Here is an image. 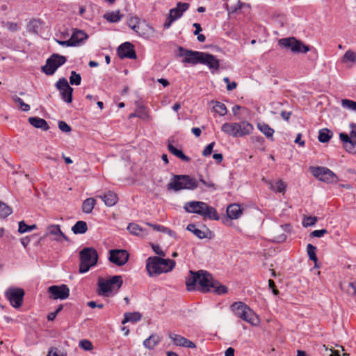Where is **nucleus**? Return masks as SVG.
Listing matches in <instances>:
<instances>
[{
  "instance_id": "nucleus-5",
  "label": "nucleus",
  "mask_w": 356,
  "mask_h": 356,
  "mask_svg": "<svg viewBox=\"0 0 356 356\" xmlns=\"http://www.w3.org/2000/svg\"><path fill=\"white\" fill-rule=\"evenodd\" d=\"M232 312L238 318L248 322L252 326H258L260 321L255 312L245 303L238 301L230 306Z\"/></svg>"
},
{
  "instance_id": "nucleus-42",
  "label": "nucleus",
  "mask_w": 356,
  "mask_h": 356,
  "mask_svg": "<svg viewBox=\"0 0 356 356\" xmlns=\"http://www.w3.org/2000/svg\"><path fill=\"white\" fill-rule=\"evenodd\" d=\"M12 209L0 201V218H5L12 213Z\"/></svg>"
},
{
  "instance_id": "nucleus-47",
  "label": "nucleus",
  "mask_w": 356,
  "mask_h": 356,
  "mask_svg": "<svg viewBox=\"0 0 356 356\" xmlns=\"http://www.w3.org/2000/svg\"><path fill=\"white\" fill-rule=\"evenodd\" d=\"M13 100L15 103L18 104L20 109L23 111H29L30 110V106L28 104L24 102V101L17 96L13 97Z\"/></svg>"
},
{
  "instance_id": "nucleus-15",
  "label": "nucleus",
  "mask_w": 356,
  "mask_h": 356,
  "mask_svg": "<svg viewBox=\"0 0 356 356\" xmlns=\"http://www.w3.org/2000/svg\"><path fill=\"white\" fill-rule=\"evenodd\" d=\"M48 292L51 294L50 298L54 300H65L70 296V289L65 284L51 286Z\"/></svg>"
},
{
  "instance_id": "nucleus-3",
  "label": "nucleus",
  "mask_w": 356,
  "mask_h": 356,
  "mask_svg": "<svg viewBox=\"0 0 356 356\" xmlns=\"http://www.w3.org/2000/svg\"><path fill=\"white\" fill-rule=\"evenodd\" d=\"M184 210L191 213L198 214L204 218L218 220L219 216L216 209L208 205L207 203L200 201H191L185 203Z\"/></svg>"
},
{
  "instance_id": "nucleus-58",
  "label": "nucleus",
  "mask_w": 356,
  "mask_h": 356,
  "mask_svg": "<svg viewBox=\"0 0 356 356\" xmlns=\"http://www.w3.org/2000/svg\"><path fill=\"white\" fill-rule=\"evenodd\" d=\"M268 286L270 289H272V291L274 295L277 296L279 294V291L276 289L275 283L273 280H268Z\"/></svg>"
},
{
  "instance_id": "nucleus-20",
  "label": "nucleus",
  "mask_w": 356,
  "mask_h": 356,
  "mask_svg": "<svg viewBox=\"0 0 356 356\" xmlns=\"http://www.w3.org/2000/svg\"><path fill=\"white\" fill-rule=\"evenodd\" d=\"M204 52L186 50L182 56L184 57L183 63H189L192 65H197L201 63L202 57Z\"/></svg>"
},
{
  "instance_id": "nucleus-19",
  "label": "nucleus",
  "mask_w": 356,
  "mask_h": 356,
  "mask_svg": "<svg viewBox=\"0 0 356 356\" xmlns=\"http://www.w3.org/2000/svg\"><path fill=\"white\" fill-rule=\"evenodd\" d=\"M118 54L120 58H136V54L134 51V46L130 42H124L122 44L118 49Z\"/></svg>"
},
{
  "instance_id": "nucleus-6",
  "label": "nucleus",
  "mask_w": 356,
  "mask_h": 356,
  "mask_svg": "<svg viewBox=\"0 0 356 356\" xmlns=\"http://www.w3.org/2000/svg\"><path fill=\"white\" fill-rule=\"evenodd\" d=\"M198 186L197 181L189 175H174L172 181L168 184L169 191L194 190Z\"/></svg>"
},
{
  "instance_id": "nucleus-53",
  "label": "nucleus",
  "mask_w": 356,
  "mask_h": 356,
  "mask_svg": "<svg viewBox=\"0 0 356 356\" xmlns=\"http://www.w3.org/2000/svg\"><path fill=\"white\" fill-rule=\"evenodd\" d=\"M214 145H215L214 142H212V143H209L208 145H207L205 147V148L204 149V150L202 151V155L204 156H210L212 153Z\"/></svg>"
},
{
  "instance_id": "nucleus-7",
  "label": "nucleus",
  "mask_w": 356,
  "mask_h": 356,
  "mask_svg": "<svg viewBox=\"0 0 356 356\" xmlns=\"http://www.w3.org/2000/svg\"><path fill=\"white\" fill-rule=\"evenodd\" d=\"M79 273H85L96 265L98 259L97 251L92 248H85L79 253Z\"/></svg>"
},
{
  "instance_id": "nucleus-29",
  "label": "nucleus",
  "mask_w": 356,
  "mask_h": 356,
  "mask_svg": "<svg viewBox=\"0 0 356 356\" xmlns=\"http://www.w3.org/2000/svg\"><path fill=\"white\" fill-rule=\"evenodd\" d=\"M123 17V15L120 14V10L108 12L104 15V18L108 22L115 23L120 21Z\"/></svg>"
},
{
  "instance_id": "nucleus-10",
  "label": "nucleus",
  "mask_w": 356,
  "mask_h": 356,
  "mask_svg": "<svg viewBox=\"0 0 356 356\" xmlns=\"http://www.w3.org/2000/svg\"><path fill=\"white\" fill-rule=\"evenodd\" d=\"M279 44L284 48L290 49L293 53H307L309 51V47L305 44L295 38H282L279 40Z\"/></svg>"
},
{
  "instance_id": "nucleus-12",
  "label": "nucleus",
  "mask_w": 356,
  "mask_h": 356,
  "mask_svg": "<svg viewBox=\"0 0 356 356\" xmlns=\"http://www.w3.org/2000/svg\"><path fill=\"white\" fill-rule=\"evenodd\" d=\"M66 62V58L56 54H53L42 67V71L47 75H52L56 70Z\"/></svg>"
},
{
  "instance_id": "nucleus-2",
  "label": "nucleus",
  "mask_w": 356,
  "mask_h": 356,
  "mask_svg": "<svg viewBox=\"0 0 356 356\" xmlns=\"http://www.w3.org/2000/svg\"><path fill=\"white\" fill-rule=\"evenodd\" d=\"M175 266V261L170 259L150 257L146 260V270L149 277L170 272Z\"/></svg>"
},
{
  "instance_id": "nucleus-51",
  "label": "nucleus",
  "mask_w": 356,
  "mask_h": 356,
  "mask_svg": "<svg viewBox=\"0 0 356 356\" xmlns=\"http://www.w3.org/2000/svg\"><path fill=\"white\" fill-rule=\"evenodd\" d=\"M48 356H67V353L57 348H51L48 352Z\"/></svg>"
},
{
  "instance_id": "nucleus-64",
  "label": "nucleus",
  "mask_w": 356,
  "mask_h": 356,
  "mask_svg": "<svg viewBox=\"0 0 356 356\" xmlns=\"http://www.w3.org/2000/svg\"><path fill=\"white\" fill-rule=\"evenodd\" d=\"M244 3L241 2L240 1H238L237 4L234 7H232L230 11L232 13L236 12L237 10L241 9L242 6Z\"/></svg>"
},
{
  "instance_id": "nucleus-30",
  "label": "nucleus",
  "mask_w": 356,
  "mask_h": 356,
  "mask_svg": "<svg viewBox=\"0 0 356 356\" xmlns=\"http://www.w3.org/2000/svg\"><path fill=\"white\" fill-rule=\"evenodd\" d=\"M124 316V318L122 321V324H125L128 322L136 323L139 321L142 318V315L139 312L125 313Z\"/></svg>"
},
{
  "instance_id": "nucleus-37",
  "label": "nucleus",
  "mask_w": 356,
  "mask_h": 356,
  "mask_svg": "<svg viewBox=\"0 0 356 356\" xmlns=\"http://www.w3.org/2000/svg\"><path fill=\"white\" fill-rule=\"evenodd\" d=\"M212 102L214 104L213 109L216 113H218L220 116H224L227 114V110L225 105L223 103L217 101Z\"/></svg>"
},
{
  "instance_id": "nucleus-39",
  "label": "nucleus",
  "mask_w": 356,
  "mask_h": 356,
  "mask_svg": "<svg viewBox=\"0 0 356 356\" xmlns=\"http://www.w3.org/2000/svg\"><path fill=\"white\" fill-rule=\"evenodd\" d=\"M42 22L40 19H33L28 25V30L29 32L38 33L41 29Z\"/></svg>"
},
{
  "instance_id": "nucleus-41",
  "label": "nucleus",
  "mask_w": 356,
  "mask_h": 356,
  "mask_svg": "<svg viewBox=\"0 0 356 356\" xmlns=\"http://www.w3.org/2000/svg\"><path fill=\"white\" fill-rule=\"evenodd\" d=\"M148 29V24H146L145 22H141L139 19V22L135 25V28H132L131 29L134 30L136 33H138L139 35L143 37H146V32L140 31V29Z\"/></svg>"
},
{
  "instance_id": "nucleus-11",
  "label": "nucleus",
  "mask_w": 356,
  "mask_h": 356,
  "mask_svg": "<svg viewBox=\"0 0 356 356\" xmlns=\"http://www.w3.org/2000/svg\"><path fill=\"white\" fill-rule=\"evenodd\" d=\"M189 8V3L179 2L176 8L170 10L169 15L163 24L165 29H169L172 24L177 19H179L183 13Z\"/></svg>"
},
{
  "instance_id": "nucleus-40",
  "label": "nucleus",
  "mask_w": 356,
  "mask_h": 356,
  "mask_svg": "<svg viewBox=\"0 0 356 356\" xmlns=\"http://www.w3.org/2000/svg\"><path fill=\"white\" fill-rule=\"evenodd\" d=\"M186 229H187V230L193 233V234L195 235L199 238L202 239V238H204L207 237V234H205V232L197 229L195 225H194V224L188 225Z\"/></svg>"
},
{
  "instance_id": "nucleus-31",
  "label": "nucleus",
  "mask_w": 356,
  "mask_h": 356,
  "mask_svg": "<svg viewBox=\"0 0 356 356\" xmlns=\"http://www.w3.org/2000/svg\"><path fill=\"white\" fill-rule=\"evenodd\" d=\"M88 230V225L85 221H77L75 225L72 227V231L74 234H84Z\"/></svg>"
},
{
  "instance_id": "nucleus-49",
  "label": "nucleus",
  "mask_w": 356,
  "mask_h": 356,
  "mask_svg": "<svg viewBox=\"0 0 356 356\" xmlns=\"http://www.w3.org/2000/svg\"><path fill=\"white\" fill-rule=\"evenodd\" d=\"M79 347L84 350H92L93 349V345L92 342L87 339H83L79 341Z\"/></svg>"
},
{
  "instance_id": "nucleus-52",
  "label": "nucleus",
  "mask_w": 356,
  "mask_h": 356,
  "mask_svg": "<svg viewBox=\"0 0 356 356\" xmlns=\"http://www.w3.org/2000/svg\"><path fill=\"white\" fill-rule=\"evenodd\" d=\"M200 181L207 188H208L210 190L216 191V184L211 180L206 181L205 179L202 178H200Z\"/></svg>"
},
{
  "instance_id": "nucleus-9",
  "label": "nucleus",
  "mask_w": 356,
  "mask_h": 356,
  "mask_svg": "<svg viewBox=\"0 0 356 356\" xmlns=\"http://www.w3.org/2000/svg\"><path fill=\"white\" fill-rule=\"evenodd\" d=\"M351 131L350 135L345 133H340L339 138L343 143L345 150L349 153H356V124H350Z\"/></svg>"
},
{
  "instance_id": "nucleus-48",
  "label": "nucleus",
  "mask_w": 356,
  "mask_h": 356,
  "mask_svg": "<svg viewBox=\"0 0 356 356\" xmlns=\"http://www.w3.org/2000/svg\"><path fill=\"white\" fill-rule=\"evenodd\" d=\"M341 106L343 108H346L353 111H356V102L350 100V99H342L341 100Z\"/></svg>"
},
{
  "instance_id": "nucleus-13",
  "label": "nucleus",
  "mask_w": 356,
  "mask_h": 356,
  "mask_svg": "<svg viewBox=\"0 0 356 356\" xmlns=\"http://www.w3.org/2000/svg\"><path fill=\"white\" fill-rule=\"evenodd\" d=\"M5 295L13 307L19 308L22 306L24 296V291L22 289L9 288Z\"/></svg>"
},
{
  "instance_id": "nucleus-43",
  "label": "nucleus",
  "mask_w": 356,
  "mask_h": 356,
  "mask_svg": "<svg viewBox=\"0 0 356 356\" xmlns=\"http://www.w3.org/2000/svg\"><path fill=\"white\" fill-rule=\"evenodd\" d=\"M316 248L312 244H308L307 246V252L309 258L312 260L315 263V266H316V263L318 261V259L316 254Z\"/></svg>"
},
{
  "instance_id": "nucleus-54",
  "label": "nucleus",
  "mask_w": 356,
  "mask_h": 356,
  "mask_svg": "<svg viewBox=\"0 0 356 356\" xmlns=\"http://www.w3.org/2000/svg\"><path fill=\"white\" fill-rule=\"evenodd\" d=\"M58 128L65 133H69L72 130L71 127L64 121L58 122Z\"/></svg>"
},
{
  "instance_id": "nucleus-32",
  "label": "nucleus",
  "mask_w": 356,
  "mask_h": 356,
  "mask_svg": "<svg viewBox=\"0 0 356 356\" xmlns=\"http://www.w3.org/2000/svg\"><path fill=\"white\" fill-rule=\"evenodd\" d=\"M258 129L262 132L267 138H273L274 129H272L268 124L264 122L257 124Z\"/></svg>"
},
{
  "instance_id": "nucleus-56",
  "label": "nucleus",
  "mask_w": 356,
  "mask_h": 356,
  "mask_svg": "<svg viewBox=\"0 0 356 356\" xmlns=\"http://www.w3.org/2000/svg\"><path fill=\"white\" fill-rule=\"evenodd\" d=\"M327 231L326 229H318L314 230L311 233V236L314 237H322L324 236L325 234H326Z\"/></svg>"
},
{
  "instance_id": "nucleus-44",
  "label": "nucleus",
  "mask_w": 356,
  "mask_h": 356,
  "mask_svg": "<svg viewBox=\"0 0 356 356\" xmlns=\"http://www.w3.org/2000/svg\"><path fill=\"white\" fill-rule=\"evenodd\" d=\"M37 228L36 225H27L24 221H21L19 222V228L18 231L19 233H25L28 232H31Z\"/></svg>"
},
{
  "instance_id": "nucleus-14",
  "label": "nucleus",
  "mask_w": 356,
  "mask_h": 356,
  "mask_svg": "<svg viewBox=\"0 0 356 356\" xmlns=\"http://www.w3.org/2000/svg\"><path fill=\"white\" fill-rule=\"evenodd\" d=\"M56 86L60 91L63 100L67 103H71L72 101L73 88L70 86L67 79L65 78L59 79Z\"/></svg>"
},
{
  "instance_id": "nucleus-61",
  "label": "nucleus",
  "mask_w": 356,
  "mask_h": 356,
  "mask_svg": "<svg viewBox=\"0 0 356 356\" xmlns=\"http://www.w3.org/2000/svg\"><path fill=\"white\" fill-rule=\"evenodd\" d=\"M161 232L167 234L172 237H175V236H176V234L175 232H173L170 229H169L166 227H164V226H163V227L161 228Z\"/></svg>"
},
{
  "instance_id": "nucleus-18",
  "label": "nucleus",
  "mask_w": 356,
  "mask_h": 356,
  "mask_svg": "<svg viewBox=\"0 0 356 356\" xmlns=\"http://www.w3.org/2000/svg\"><path fill=\"white\" fill-rule=\"evenodd\" d=\"M200 64L207 65L211 72L218 71L220 67L219 60L215 56L205 52L203 53Z\"/></svg>"
},
{
  "instance_id": "nucleus-62",
  "label": "nucleus",
  "mask_w": 356,
  "mask_h": 356,
  "mask_svg": "<svg viewBox=\"0 0 356 356\" xmlns=\"http://www.w3.org/2000/svg\"><path fill=\"white\" fill-rule=\"evenodd\" d=\"M8 29L11 31H17L18 30V25L17 23L10 22L8 24Z\"/></svg>"
},
{
  "instance_id": "nucleus-4",
  "label": "nucleus",
  "mask_w": 356,
  "mask_h": 356,
  "mask_svg": "<svg viewBox=\"0 0 356 356\" xmlns=\"http://www.w3.org/2000/svg\"><path fill=\"white\" fill-rule=\"evenodd\" d=\"M123 283L122 276L114 275L107 279L99 277L97 293L99 296L108 297L116 293Z\"/></svg>"
},
{
  "instance_id": "nucleus-46",
  "label": "nucleus",
  "mask_w": 356,
  "mask_h": 356,
  "mask_svg": "<svg viewBox=\"0 0 356 356\" xmlns=\"http://www.w3.org/2000/svg\"><path fill=\"white\" fill-rule=\"evenodd\" d=\"M81 77L79 74H77L75 71L71 72L70 76V83L72 85L79 86L81 83Z\"/></svg>"
},
{
  "instance_id": "nucleus-22",
  "label": "nucleus",
  "mask_w": 356,
  "mask_h": 356,
  "mask_svg": "<svg viewBox=\"0 0 356 356\" xmlns=\"http://www.w3.org/2000/svg\"><path fill=\"white\" fill-rule=\"evenodd\" d=\"M237 130H238L237 138H243L250 135L254 130V127L249 122L243 120L237 122Z\"/></svg>"
},
{
  "instance_id": "nucleus-21",
  "label": "nucleus",
  "mask_w": 356,
  "mask_h": 356,
  "mask_svg": "<svg viewBox=\"0 0 356 356\" xmlns=\"http://www.w3.org/2000/svg\"><path fill=\"white\" fill-rule=\"evenodd\" d=\"M169 337L173 342L174 345L177 346H181L186 348H195L196 347L195 344L187 339L186 338L175 333H170Z\"/></svg>"
},
{
  "instance_id": "nucleus-26",
  "label": "nucleus",
  "mask_w": 356,
  "mask_h": 356,
  "mask_svg": "<svg viewBox=\"0 0 356 356\" xmlns=\"http://www.w3.org/2000/svg\"><path fill=\"white\" fill-rule=\"evenodd\" d=\"M227 214L230 219H238L242 214V209L239 204H230L227 209Z\"/></svg>"
},
{
  "instance_id": "nucleus-36",
  "label": "nucleus",
  "mask_w": 356,
  "mask_h": 356,
  "mask_svg": "<svg viewBox=\"0 0 356 356\" xmlns=\"http://www.w3.org/2000/svg\"><path fill=\"white\" fill-rule=\"evenodd\" d=\"M332 136V133L328 129H322L319 131L318 140L321 143H327L330 140Z\"/></svg>"
},
{
  "instance_id": "nucleus-57",
  "label": "nucleus",
  "mask_w": 356,
  "mask_h": 356,
  "mask_svg": "<svg viewBox=\"0 0 356 356\" xmlns=\"http://www.w3.org/2000/svg\"><path fill=\"white\" fill-rule=\"evenodd\" d=\"M348 292L351 296H356V282L349 283Z\"/></svg>"
},
{
  "instance_id": "nucleus-59",
  "label": "nucleus",
  "mask_w": 356,
  "mask_h": 356,
  "mask_svg": "<svg viewBox=\"0 0 356 356\" xmlns=\"http://www.w3.org/2000/svg\"><path fill=\"white\" fill-rule=\"evenodd\" d=\"M152 249H153L154 252L156 254H158V255H159V256H162V257H164V256H165L164 252H163V250L161 249V248L159 247V245L152 244Z\"/></svg>"
},
{
  "instance_id": "nucleus-25",
  "label": "nucleus",
  "mask_w": 356,
  "mask_h": 356,
  "mask_svg": "<svg viewBox=\"0 0 356 356\" xmlns=\"http://www.w3.org/2000/svg\"><path fill=\"white\" fill-rule=\"evenodd\" d=\"M29 123L34 127L41 129L43 131H47L49 127L47 121L38 117H30L29 118Z\"/></svg>"
},
{
  "instance_id": "nucleus-17",
  "label": "nucleus",
  "mask_w": 356,
  "mask_h": 356,
  "mask_svg": "<svg viewBox=\"0 0 356 356\" xmlns=\"http://www.w3.org/2000/svg\"><path fill=\"white\" fill-rule=\"evenodd\" d=\"M52 236L53 240L61 242L63 241H67L69 239L67 236L61 231L60 225H50L47 227V231L44 236Z\"/></svg>"
},
{
  "instance_id": "nucleus-16",
  "label": "nucleus",
  "mask_w": 356,
  "mask_h": 356,
  "mask_svg": "<svg viewBox=\"0 0 356 356\" xmlns=\"http://www.w3.org/2000/svg\"><path fill=\"white\" fill-rule=\"evenodd\" d=\"M129 257L128 252L124 250H111L109 260L115 265L121 266L127 262Z\"/></svg>"
},
{
  "instance_id": "nucleus-24",
  "label": "nucleus",
  "mask_w": 356,
  "mask_h": 356,
  "mask_svg": "<svg viewBox=\"0 0 356 356\" xmlns=\"http://www.w3.org/2000/svg\"><path fill=\"white\" fill-rule=\"evenodd\" d=\"M97 197H99L107 207H113L118 202V196L113 191H108L104 195Z\"/></svg>"
},
{
  "instance_id": "nucleus-1",
  "label": "nucleus",
  "mask_w": 356,
  "mask_h": 356,
  "mask_svg": "<svg viewBox=\"0 0 356 356\" xmlns=\"http://www.w3.org/2000/svg\"><path fill=\"white\" fill-rule=\"evenodd\" d=\"M189 273V276L186 279V285L188 291L197 289L203 293L214 292L218 295L227 292V288L225 285L220 284L210 273L205 270H200L197 272L190 270Z\"/></svg>"
},
{
  "instance_id": "nucleus-33",
  "label": "nucleus",
  "mask_w": 356,
  "mask_h": 356,
  "mask_svg": "<svg viewBox=\"0 0 356 356\" xmlns=\"http://www.w3.org/2000/svg\"><path fill=\"white\" fill-rule=\"evenodd\" d=\"M168 149L172 154L179 158L181 160L186 162L190 161V158L188 156L185 155L181 149H177L172 144L168 145Z\"/></svg>"
},
{
  "instance_id": "nucleus-60",
  "label": "nucleus",
  "mask_w": 356,
  "mask_h": 356,
  "mask_svg": "<svg viewBox=\"0 0 356 356\" xmlns=\"http://www.w3.org/2000/svg\"><path fill=\"white\" fill-rule=\"evenodd\" d=\"M56 42L60 45H62V46H65V47H73V46H74V43L71 41L70 38L69 40H65V41L56 40Z\"/></svg>"
},
{
  "instance_id": "nucleus-45",
  "label": "nucleus",
  "mask_w": 356,
  "mask_h": 356,
  "mask_svg": "<svg viewBox=\"0 0 356 356\" xmlns=\"http://www.w3.org/2000/svg\"><path fill=\"white\" fill-rule=\"evenodd\" d=\"M350 61L353 63L356 62V53L351 50H348L342 58V62Z\"/></svg>"
},
{
  "instance_id": "nucleus-34",
  "label": "nucleus",
  "mask_w": 356,
  "mask_h": 356,
  "mask_svg": "<svg viewBox=\"0 0 356 356\" xmlns=\"http://www.w3.org/2000/svg\"><path fill=\"white\" fill-rule=\"evenodd\" d=\"M96 201L94 198H87L82 204V211L86 213H90L95 205Z\"/></svg>"
},
{
  "instance_id": "nucleus-38",
  "label": "nucleus",
  "mask_w": 356,
  "mask_h": 356,
  "mask_svg": "<svg viewBox=\"0 0 356 356\" xmlns=\"http://www.w3.org/2000/svg\"><path fill=\"white\" fill-rule=\"evenodd\" d=\"M159 342V338L156 335H151L143 341V345L149 348H153Z\"/></svg>"
},
{
  "instance_id": "nucleus-28",
  "label": "nucleus",
  "mask_w": 356,
  "mask_h": 356,
  "mask_svg": "<svg viewBox=\"0 0 356 356\" xmlns=\"http://www.w3.org/2000/svg\"><path fill=\"white\" fill-rule=\"evenodd\" d=\"M88 35L83 31L76 30L74 31L70 37V40L74 43V46H76L81 43L83 40H86Z\"/></svg>"
},
{
  "instance_id": "nucleus-8",
  "label": "nucleus",
  "mask_w": 356,
  "mask_h": 356,
  "mask_svg": "<svg viewBox=\"0 0 356 356\" xmlns=\"http://www.w3.org/2000/svg\"><path fill=\"white\" fill-rule=\"evenodd\" d=\"M309 170L312 175L321 181L327 184H333L338 181L337 175L327 168L311 167Z\"/></svg>"
},
{
  "instance_id": "nucleus-35",
  "label": "nucleus",
  "mask_w": 356,
  "mask_h": 356,
  "mask_svg": "<svg viewBox=\"0 0 356 356\" xmlns=\"http://www.w3.org/2000/svg\"><path fill=\"white\" fill-rule=\"evenodd\" d=\"M286 184L282 180L280 179L275 182L274 184L270 183V190L276 192V193H284L286 191Z\"/></svg>"
},
{
  "instance_id": "nucleus-63",
  "label": "nucleus",
  "mask_w": 356,
  "mask_h": 356,
  "mask_svg": "<svg viewBox=\"0 0 356 356\" xmlns=\"http://www.w3.org/2000/svg\"><path fill=\"white\" fill-rule=\"evenodd\" d=\"M88 306L91 308L98 307V308H103L104 305L103 304H99L97 305L95 301H90L87 303Z\"/></svg>"
},
{
  "instance_id": "nucleus-55",
  "label": "nucleus",
  "mask_w": 356,
  "mask_h": 356,
  "mask_svg": "<svg viewBox=\"0 0 356 356\" xmlns=\"http://www.w3.org/2000/svg\"><path fill=\"white\" fill-rule=\"evenodd\" d=\"M139 18L138 17H131L127 22V25L131 29L135 28V25L139 22Z\"/></svg>"
},
{
  "instance_id": "nucleus-23",
  "label": "nucleus",
  "mask_w": 356,
  "mask_h": 356,
  "mask_svg": "<svg viewBox=\"0 0 356 356\" xmlns=\"http://www.w3.org/2000/svg\"><path fill=\"white\" fill-rule=\"evenodd\" d=\"M221 131L229 136L237 138V122H225L221 127Z\"/></svg>"
},
{
  "instance_id": "nucleus-50",
  "label": "nucleus",
  "mask_w": 356,
  "mask_h": 356,
  "mask_svg": "<svg viewBox=\"0 0 356 356\" xmlns=\"http://www.w3.org/2000/svg\"><path fill=\"white\" fill-rule=\"evenodd\" d=\"M317 222L316 217L308 216L305 217L302 220V225L305 227L314 225Z\"/></svg>"
},
{
  "instance_id": "nucleus-27",
  "label": "nucleus",
  "mask_w": 356,
  "mask_h": 356,
  "mask_svg": "<svg viewBox=\"0 0 356 356\" xmlns=\"http://www.w3.org/2000/svg\"><path fill=\"white\" fill-rule=\"evenodd\" d=\"M127 229L130 233L132 234L140 236V237H145L148 234V232L146 229L143 228L139 225L136 223H130L127 226Z\"/></svg>"
}]
</instances>
